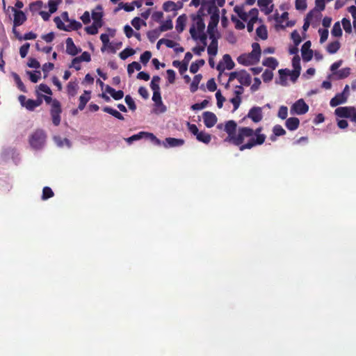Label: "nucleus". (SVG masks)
Returning <instances> with one entry per match:
<instances>
[{
    "instance_id": "f257e3e1",
    "label": "nucleus",
    "mask_w": 356,
    "mask_h": 356,
    "mask_svg": "<svg viewBox=\"0 0 356 356\" xmlns=\"http://www.w3.org/2000/svg\"><path fill=\"white\" fill-rule=\"evenodd\" d=\"M237 124L234 120H228L225 124V131L227 136L224 141L239 147V150L250 149L264 143L266 136L261 134L263 128L255 130L248 127H239L236 134Z\"/></svg>"
},
{
    "instance_id": "f03ea898",
    "label": "nucleus",
    "mask_w": 356,
    "mask_h": 356,
    "mask_svg": "<svg viewBox=\"0 0 356 356\" xmlns=\"http://www.w3.org/2000/svg\"><path fill=\"white\" fill-rule=\"evenodd\" d=\"M251 76L245 70L230 72L226 85L231 84L235 89H243V86H249Z\"/></svg>"
},
{
    "instance_id": "7ed1b4c3",
    "label": "nucleus",
    "mask_w": 356,
    "mask_h": 356,
    "mask_svg": "<svg viewBox=\"0 0 356 356\" xmlns=\"http://www.w3.org/2000/svg\"><path fill=\"white\" fill-rule=\"evenodd\" d=\"M47 135L42 129H37L29 136V142L34 149H42L46 142Z\"/></svg>"
},
{
    "instance_id": "20e7f679",
    "label": "nucleus",
    "mask_w": 356,
    "mask_h": 356,
    "mask_svg": "<svg viewBox=\"0 0 356 356\" xmlns=\"http://www.w3.org/2000/svg\"><path fill=\"white\" fill-rule=\"evenodd\" d=\"M334 115L341 118L349 119L356 125V108L354 106H340L335 109Z\"/></svg>"
},
{
    "instance_id": "39448f33",
    "label": "nucleus",
    "mask_w": 356,
    "mask_h": 356,
    "mask_svg": "<svg viewBox=\"0 0 356 356\" xmlns=\"http://www.w3.org/2000/svg\"><path fill=\"white\" fill-rule=\"evenodd\" d=\"M62 113L61 105L59 101L54 99L51 105L50 115L52 122L55 126H58L60 123V114Z\"/></svg>"
},
{
    "instance_id": "423d86ee",
    "label": "nucleus",
    "mask_w": 356,
    "mask_h": 356,
    "mask_svg": "<svg viewBox=\"0 0 356 356\" xmlns=\"http://www.w3.org/2000/svg\"><path fill=\"white\" fill-rule=\"evenodd\" d=\"M18 99L23 107L31 111L42 104V97H37L36 99H27L24 95H19Z\"/></svg>"
},
{
    "instance_id": "0eeeda50",
    "label": "nucleus",
    "mask_w": 356,
    "mask_h": 356,
    "mask_svg": "<svg viewBox=\"0 0 356 356\" xmlns=\"http://www.w3.org/2000/svg\"><path fill=\"white\" fill-rule=\"evenodd\" d=\"M309 111V106L305 103L303 99L297 100L291 107V114L304 115Z\"/></svg>"
},
{
    "instance_id": "6e6552de",
    "label": "nucleus",
    "mask_w": 356,
    "mask_h": 356,
    "mask_svg": "<svg viewBox=\"0 0 356 356\" xmlns=\"http://www.w3.org/2000/svg\"><path fill=\"white\" fill-rule=\"evenodd\" d=\"M292 66L293 70H290L291 72V81L293 83L296 82L300 74L301 66H300V58L298 55L294 56L292 58Z\"/></svg>"
},
{
    "instance_id": "1a4fd4ad",
    "label": "nucleus",
    "mask_w": 356,
    "mask_h": 356,
    "mask_svg": "<svg viewBox=\"0 0 356 356\" xmlns=\"http://www.w3.org/2000/svg\"><path fill=\"white\" fill-rule=\"evenodd\" d=\"M349 96V90H342L341 92L337 93L330 102L332 107L337 106L339 104L346 102Z\"/></svg>"
},
{
    "instance_id": "9d476101",
    "label": "nucleus",
    "mask_w": 356,
    "mask_h": 356,
    "mask_svg": "<svg viewBox=\"0 0 356 356\" xmlns=\"http://www.w3.org/2000/svg\"><path fill=\"white\" fill-rule=\"evenodd\" d=\"M245 118L251 119L254 123L261 122L263 119L262 108L259 106L251 108Z\"/></svg>"
},
{
    "instance_id": "9b49d317",
    "label": "nucleus",
    "mask_w": 356,
    "mask_h": 356,
    "mask_svg": "<svg viewBox=\"0 0 356 356\" xmlns=\"http://www.w3.org/2000/svg\"><path fill=\"white\" fill-rule=\"evenodd\" d=\"M217 70L219 72L218 81L220 84L225 86L227 88L229 86L230 84L226 85V83L228 81L229 74V73L225 72V67L222 64V61H220L216 67Z\"/></svg>"
},
{
    "instance_id": "f8f14e48",
    "label": "nucleus",
    "mask_w": 356,
    "mask_h": 356,
    "mask_svg": "<svg viewBox=\"0 0 356 356\" xmlns=\"http://www.w3.org/2000/svg\"><path fill=\"white\" fill-rule=\"evenodd\" d=\"M279 76L278 78H276L275 79V83L279 84L283 87H287L288 86V82H287V78L289 76L291 79V72L290 70L285 68V69H280L278 71Z\"/></svg>"
},
{
    "instance_id": "ddd939ff",
    "label": "nucleus",
    "mask_w": 356,
    "mask_h": 356,
    "mask_svg": "<svg viewBox=\"0 0 356 356\" xmlns=\"http://www.w3.org/2000/svg\"><path fill=\"white\" fill-rule=\"evenodd\" d=\"M311 45H312L311 41L307 40L302 46V48H301L302 57V60L305 62H309L312 59L314 52L310 49Z\"/></svg>"
},
{
    "instance_id": "4468645a",
    "label": "nucleus",
    "mask_w": 356,
    "mask_h": 356,
    "mask_svg": "<svg viewBox=\"0 0 356 356\" xmlns=\"http://www.w3.org/2000/svg\"><path fill=\"white\" fill-rule=\"evenodd\" d=\"M12 12L14 13L13 25L15 27L22 25L26 21L27 17L23 11L12 8Z\"/></svg>"
},
{
    "instance_id": "2eb2a0df",
    "label": "nucleus",
    "mask_w": 356,
    "mask_h": 356,
    "mask_svg": "<svg viewBox=\"0 0 356 356\" xmlns=\"http://www.w3.org/2000/svg\"><path fill=\"white\" fill-rule=\"evenodd\" d=\"M204 125L207 128L213 127L216 123L217 122V117L216 115L210 111H205L202 115Z\"/></svg>"
},
{
    "instance_id": "dca6fc26",
    "label": "nucleus",
    "mask_w": 356,
    "mask_h": 356,
    "mask_svg": "<svg viewBox=\"0 0 356 356\" xmlns=\"http://www.w3.org/2000/svg\"><path fill=\"white\" fill-rule=\"evenodd\" d=\"M102 6L101 5H98L96 7V10H99L97 12L95 10H92L91 13V17L93 19L92 24H96L100 27H102L104 24L102 17L104 16V13L102 12Z\"/></svg>"
},
{
    "instance_id": "f3484780",
    "label": "nucleus",
    "mask_w": 356,
    "mask_h": 356,
    "mask_svg": "<svg viewBox=\"0 0 356 356\" xmlns=\"http://www.w3.org/2000/svg\"><path fill=\"white\" fill-rule=\"evenodd\" d=\"M189 32H190V34H191L192 38L194 40H200L201 43L203 44L202 46H204V47L207 46V36L204 32L199 33L200 34L197 35L196 28L194 24H193L192 26L190 28Z\"/></svg>"
},
{
    "instance_id": "a211bd4d",
    "label": "nucleus",
    "mask_w": 356,
    "mask_h": 356,
    "mask_svg": "<svg viewBox=\"0 0 356 356\" xmlns=\"http://www.w3.org/2000/svg\"><path fill=\"white\" fill-rule=\"evenodd\" d=\"M152 100L156 107V111H159V113H164L166 111V107L163 104L161 100L160 90H154Z\"/></svg>"
},
{
    "instance_id": "6ab92c4d",
    "label": "nucleus",
    "mask_w": 356,
    "mask_h": 356,
    "mask_svg": "<svg viewBox=\"0 0 356 356\" xmlns=\"http://www.w3.org/2000/svg\"><path fill=\"white\" fill-rule=\"evenodd\" d=\"M184 144V140L175 138H166L165 140L161 143V145L165 147H179Z\"/></svg>"
},
{
    "instance_id": "aec40b11",
    "label": "nucleus",
    "mask_w": 356,
    "mask_h": 356,
    "mask_svg": "<svg viewBox=\"0 0 356 356\" xmlns=\"http://www.w3.org/2000/svg\"><path fill=\"white\" fill-rule=\"evenodd\" d=\"M81 51V48L76 47L71 38L66 39V52L71 56H76Z\"/></svg>"
},
{
    "instance_id": "412c9836",
    "label": "nucleus",
    "mask_w": 356,
    "mask_h": 356,
    "mask_svg": "<svg viewBox=\"0 0 356 356\" xmlns=\"http://www.w3.org/2000/svg\"><path fill=\"white\" fill-rule=\"evenodd\" d=\"M252 50L250 53L248 54L253 60L254 63H257L261 57V47L259 43L253 42L252 44Z\"/></svg>"
},
{
    "instance_id": "4be33fe9",
    "label": "nucleus",
    "mask_w": 356,
    "mask_h": 356,
    "mask_svg": "<svg viewBox=\"0 0 356 356\" xmlns=\"http://www.w3.org/2000/svg\"><path fill=\"white\" fill-rule=\"evenodd\" d=\"M186 21L187 16L186 14H182L177 17L175 29L179 33H181L184 30Z\"/></svg>"
},
{
    "instance_id": "5701e85b",
    "label": "nucleus",
    "mask_w": 356,
    "mask_h": 356,
    "mask_svg": "<svg viewBox=\"0 0 356 356\" xmlns=\"http://www.w3.org/2000/svg\"><path fill=\"white\" fill-rule=\"evenodd\" d=\"M300 125V120L298 118L291 117L286 119L285 122L286 127L290 131L296 130Z\"/></svg>"
},
{
    "instance_id": "b1692460",
    "label": "nucleus",
    "mask_w": 356,
    "mask_h": 356,
    "mask_svg": "<svg viewBox=\"0 0 356 356\" xmlns=\"http://www.w3.org/2000/svg\"><path fill=\"white\" fill-rule=\"evenodd\" d=\"M219 14H213L210 16V21L207 26V31H218L217 26L219 22Z\"/></svg>"
},
{
    "instance_id": "393cba45",
    "label": "nucleus",
    "mask_w": 356,
    "mask_h": 356,
    "mask_svg": "<svg viewBox=\"0 0 356 356\" xmlns=\"http://www.w3.org/2000/svg\"><path fill=\"white\" fill-rule=\"evenodd\" d=\"M239 64L245 66L256 64L248 54H242L237 58Z\"/></svg>"
},
{
    "instance_id": "a878e982",
    "label": "nucleus",
    "mask_w": 356,
    "mask_h": 356,
    "mask_svg": "<svg viewBox=\"0 0 356 356\" xmlns=\"http://www.w3.org/2000/svg\"><path fill=\"white\" fill-rule=\"evenodd\" d=\"M90 99V91L84 90V93L79 97V109L82 111Z\"/></svg>"
},
{
    "instance_id": "bb28decb",
    "label": "nucleus",
    "mask_w": 356,
    "mask_h": 356,
    "mask_svg": "<svg viewBox=\"0 0 356 356\" xmlns=\"http://www.w3.org/2000/svg\"><path fill=\"white\" fill-rule=\"evenodd\" d=\"M262 64L263 65L270 68L269 70H274L278 66L279 63L275 58L268 57L263 60Z\"/></svg>"
},
{
    "instance_id": "cd10ccee",
    "label": "nucleus",
    "mask_w": 356,
    "mask_h": 356,
    "mask_svg": "<svg viewBox=\"0 0 356 356\" xmlns=\"http://www.w3.org/2000/svg\"><path fill=\"white\" fill-rule=\"evenodd\" d=\"M102 111L105 113H109L110 115H113L115 118L120 120H124V116L117 110L110 107V106H104L102 108Z\"/></svg>"
},
{
    "instance_id": "c85d7f7f",
    "label": "nucleus",
    "mask_w": 356,
    "mask_h": 356,
    "mask_svg": "<svg viewBox=\"0 0 356 356\" xmlns=\"http://www.w3.org/2000/svg\"><path fill=\"white\" fill-rule=\"evenodd\" d=\"M193 19L196 20V28L199 33L204 32L205 24L201 15H197L196 17L193 16Z\"/></svg>"
},
{
    "instance_id": "c756f323",
    "label": "nucleus",
    "mask_w": 356,
    "mask_h": 356,
    "mask_svg": "<svg viewBox=\"0 0 356 356\" xmlns=\"http://www.w3.org/2000/svg\"><path fill=\"white\" fill-rule=\"evenodd\" d=\"M223 63L225 70L227 69L228 70H232L234 66V62L232 60V57L229 54H225L222 57Z\"/></svg>"
},
{
    "instance_id": "7c9ffc66",
    "label": "nucleus",
    "mask_w": 356,
    "mask_h": 356,
    "mask_svg": "<svg viewBox=\"0 0 356 356\" xmlns=\"http://www.w3.org/2000/svg\"><path fill=\"white\" fill-rule=\"evenodd\" d=\"M181 5L182 4L181 3ZM181 7V6L177 7V3L172 1H167L163 4V9L165 12L176 11Z\"/></svg>"
},
{
    "instance_id": "2f4dec72",
    "label": "nucleus",
    "mask_w": 356,
    "mask_h": 356,
    "mask_svg": "<svg viewBox=\"0 0 356 356\" xmlns=\"http://www.w3.org/2000/svg\"><path fill=\"white\" fill-rule=\"evenodd\" d=\"M341 47V44L338 40L329 43L327 46V51L330 54H336Z\"/></svg>"
},
{
    "instance_id": "473e14b6",
    "label": "nucleus",
    "mask_w": 356,
    "mask_h": 356,
    "mask_svg": "<svg viewBox=\"0 0 356 356\" xmlns=\"http://www.w3.org/2000/svg\"><path fill=\"white\" fill-rule=\"evenodd\" d=\"M198 141L205 144H209L211 140V134L206 133L205 131H201L196 136Z\"/></svg>"
},
{
    "instance_id": "72a5a7b5",
    "label": "nucleus",
    "mask_w": 356,
    "mask_h": 356,
    "mask_svg": "<svg viewBox=\"0 0 356 356\" xmlns=\"http://www.w3.org/2000/svg\"><path fill=\"white\" fill-rule=\"evenodd\" d=\"M244 90H235L236 96L231 99V102L234 106V109L236 110L241 102V95L243 94Z\"/></svg>"
},
{
    "instance_id": "f704fd0d",
    "label": "nucleus",
    "mask_w": 356,
    "mask_h": 356,
    "mask_svg": "<svg viewBox=\"0 0 356 356\" xmlns=\"http://www.w3.org/2000/svg\"><path fill=\"white\" fill-rule=\"evenodd\" d=\"M36 91L38 92V90H36ZM42 91L44 92V93H46L47 95H43L42 93L38 92L37 93L38 97H42V102L44 100L47 104H49L50 103L52 104V102L54 101V99H52L51 97V95H52V90H42Z\"/></svg>"
},
{
    "instance_id": "c9c22d12",
    "label": "nucleus",
    "mask_w": 356,
    "mask_h": 356,
    "mask_svg": "<svg viewBox=\"0 0 356 356\" xmlns=\"http://www.w3.org/2000/svg\"><path fill=\"white\" fill-rule=\"evenodd\" d=\"M143 138L150 140L155 145H161L162 142L152 133L144 131Z\"/></svg>"
},
{
    "instance_id": "e433bc0d",
    "label": "nucleus",
    "mask_w": 356,
    "mask_h": 356,
    "mask_svg": "<svg viewBox=\"0 0 356 356\" xmlns=\"http://www.w3.org/2000/svg\"><path fill=\"white\" fill-rule=\"evenodd\" d=\"M256 34L261 40H266L268 38V31L266 26L264 24L259 26L256 29Z\"/></svg>"
},
{
    "instance_id": "4c0bfd02",
    "label": "nucleus",
    "mask_w": 356,
    "mask_h": 356,
    "mask_svg": "<svg viewBox=\"0 0 356 356\" xmlns=\"http://www.w3.org/2000/svg\"><path fill=\"white\" fill-rule=\"evenodd\" d=\"M234 11L243 21H248V14L244 11L243 6H236L234 8Z\"/></svg>"
},
{
    "instance_id": "58836bf2",
    "label": "nucleus",
    "mask_w": 356,
    "mask_h": 356,
    "mask_svg": "<svg viewBox=\"0 0 356 356\" xmlns=\"http://www.w3.org/2000/svg\"><path fill=\"white\" fill-rule=\"evenodd\" d=\"M205 63L204 59L197 60L196 61L191 63L190 66V72L193 74L196 73L200 67L203 66Z\"/></svg>"
},
{
    "instance_id": "ea45409f",
    "label": "nucleus",
    "mask_w": 356,
    "mask_h": 356,
    "mask_svg": "<svg viewBox=\"0 0 356 356\" xmlns=\"http://www.w3.org/2000/svg\"><path fill=\"white\" fill-rule=\"evenodd\" d=\"M350 67H344L337 71L336 73H334V76H336L339 79H345L350 75Z\"/></svg>"
},
{
    "instance_id": "a19ab883",
    "label": "nucleus",
    "mask_w": 356,
    "mask_h": 356,
    "mask_svg": "<svg viewBox=\"0 0 356 356\" xmlns=\"http://www.w3.org/2000/svg\"><path fill=\"white\" fill-rule=\"evenodd\" d=\"M331 34L334 37H341L342 35L343 31L339 22H337L334 24L331 31Z\"/></svg>"
},
{
    "instance_id": "79ce46f5",
    "label": "nucleus",
    "mask_w": 356,
    "mask_h": 356,
    "mask_svg": "<svg viewBox=\"0 0 356 356\" xmlns=\"http://www.w3.org/2000/svg\"><path fill=\"white\" fill-rule=\"evenodd\" d=\"M207 53L210 56H214L218 53V42L211 41L207 48Z\"/></svg>"
},
{
    "instance_id": "37998d69",
    "label": "nucleus",
    "mask_w": 356,
    "mask_h": 356,
    "mask_svg": "<svg viewBox=\"0 0 356 356\" xmlns=\"http://www.w3.org/2000/svg\"><path fill=\"white\" fill-rule=\"evenodd\" d=\"M134 54L135 51L132 48L127 47L120 53L119 56L122 60H126L127 58L133 56Z\"/></svg>"
},
{
    "instance_id": "c03bdc74",
    "label": "nucleus",
    "mask_w": 356,
    "mask_h": 356,
    "mask_svg": "<svg viewBox=\"0 0 356 356\" xmlns=\"http://www.w3.org/2000/svg\"><path fill=\"white\" fill-rule=\"evenodd\" d=\"M161 31L158 29L149 31L147 33V38L151 42H154L160 35Z\"/></svg>"
},
{
    "instance_id": "a18cd8bd",
    "label": "nucleus",
    "mask_w": 356,
    "mask_h": 356,
    "mask_svg": "<svg viewBox=\"0 0 356 356\" xmlns=\"http://www.w3.org/2000/svg\"><path fill=\"white\" fill-rule=\"evenodd\" d=\"M26 73L29 76V79L33 83H37L41 77V72L38 70H35L33 72L27 71Z\"/></svg>"
},
{
    "instance_id": "49530a36",
    "label": "nucleus",
    "mask_w": 356,
    "mask_h": 356,
    "mask_svg": "<svg viewBox=\"0 0 356 356\" xmlns=\"http://www.w3.org/2000/svg\"><path fill=\"white\" fill-rule=\"evenodd\" d=\"M160 43L165 44L166 45V47L168 48H175V46L178 44L177 42H175L171 40L162 38V39H160L156 44L157 49H159Z\"/></svg>"
},
{
    "instance_id": "de8ad7c7",
    "label": "nucleus",
    "mask_w": 356,
    "mask_h": 356,
    "mask_svg": "<svg viewBox=\"0 0 356 356\" xmlns=\"http://www.w3.org/2000/svg\"><path fill=\"white\" fill-rule=\"evenodd\" d=\"M140 69H141L140 64L136 61H134L128 65L127 72H128L129 75H131L134 73L135 70L137 71H139V70H140Z\"/></svg>"
},
{
    "instance_id": "09e8293b",
    "label": "nucleus",
    "mask_w": 356,
    "mask_h": 356,
    "mask_svg": "<svg viewBox=\"0 0 356 356\" xmlns=\"http://www.w3.org/2000/svg\"><path fill=\"white\" fill-rule=\"evenodd\" d=\"M121 8H123L126 12H131L134 10V5L131 3H123L122 2H121L120 4H119V7L118 8H116L115 9V13L118 12V10H120Z\"/></svg>"
},
{
    "instance_id": "8fccbe9b",
    "label": "nucleus",
    "mask_w": 356,
    "mask_h": 356,
    "mask_svg": "<svg viewBox=\"0 0 356 356\" xmlns=\"http://www.w3.org/2000/svg\"><path fill=\"white\" fill-rule=\"evenodd\" d=\"M54 193L51 188L48 186H45L42 189V199L45 200L49 198H51L54 196Z\"/></svg>"
},
{
    "instance_id": "3c124183",
    "label": "nucleus",
    "mask_w": 356,
    "mask_h": 356,
    "mask_svg": "<svg viewBox=\"0 0 356 356\" xmlns=\"http://www.w3.org/2000/svg\"><path fill=\"white\" fill-rule=\"evenodd\" d=\"M54 140H55L56 143L57 144V145L59 147H63L64 145H66L68 147H70L71 146V143H70V140H68L67 138L63 139L60 137L57 136V137H54Z\"/></svg>"
},
{
    "instance_id": "603ef678",
    "label": "nucleus",
    "mask_w": 356,
    "mask_h": 356,
    "mask_svg": "<svg viewBox=\"0 0 356 356\" xmlns=\"http://www.w3.org/2000/svg\"><path fill=\"white\" fill-rule=\"evenodd\" d=\"M91 60L90 54L88 51H84L80 56L74 58V63L76 62H89Z\"/></svg>"
},
{
    "instance_id": "864d4df0",
    "label": "nucleus",
    "mask_w": 356,
    "mask_h": 356,
    "mask_svg": "<svg viewBox=\"0 0 356 356\" xmlns=\"http://www.w3.org/2000/svg\"><path fill=\"white\" fill-rule=\"evenodd\" d=\"M54 21L56 23V26L58 29L65 31H70L69 26H67L64 24L60 17H55Z\"/></svg>"
},
{
    "instance_id": "5fc2aeb1",
    "label": "nucleus",
    "mask_w": 356,
    "mask_h": 356,
    "mask_svg": "<svg viewBox=\"0 0 356 356\" xmlns=\"http://www.w3.org/2000/svg\"><path fill=\"white\" fill-rule=\"evenodd\" d=\"M262 79L264 82L268 83L273 78V72L272 70L266 69L262 74Z\"/></svg>"
},
{
    "instance_id": "6e6d98bb",
    "label": "nucleus",
    "mask_w": 356,
    "mask_h": 356,
    "mask_svg": "<svg viewBox=\"0 0 356 356\" xmlns=\"http://www.w3.org/2000/svg\"><path fill=\"white\" fill-rule=\"evenodd\" d=\"M173 27L172 22L171 19H166L165 22H163L160 26H159V31L161 32L166 31L168 30H171Z\"/></svg>"
},
{
    "instance_id": "4d7b16f0",
    "label": "nucleus",
    "mask_w": 356,
    "mask_h": 356,
    "mask_svg": "<svg viewBox=\"0 0 356 356\" xmlns=\"http://www.w3.org/2000/svg\"><path fill=\"white\" fill-rule=\"evenodd\" d=\"M131 24L136 30H139L140 29L141 24L146 26V22L140 19L138 17H134L131 20Z\"/></svg>"
},
{
    "instance_id": "13d9d810",
    "label": "nucleus",
    "mask_w": 356,
    "mask_h": 356,
    "mask_svg": "<svg viewBox=\"0 0 356 356\" xmlns=\"http://www.w3.org/2000/svg\"><path fill=\"white\" fill-rule=\"evenodd\" d=\"M100 40H101V41L102 42V44H103V46L101 48V51L102 52H104L106 50L107 45L110 43L108 34H107V33H102V34H101Z\"/></svg>"
},
{
    "instance_id": "bf43d9fd",
    "label": "nucleus",
    "mask_w": 356,
    "mask_h": 356,
    "mask_svg": "<svg viewBox=\"0 0 356 356\" xmlns=\"http://www.w3.org/2000/svg\"><path fill=\"white\" fill-rule=\"evenodd\" d=\"M106 92L110 94L115 100H119L124 96L123 90H106Z\"/></svg>"
},
{
    "instance_id": "052dcab7",
    "label": "nucleus",
    "mask_w": 356,
    "mask_h": 356,
    "mask_svg": "<svg viewBox=\"0 0 356 356\" xmlns=\"http://www.w3.org/2000/svg\"><path fill=\"white\" fill-rule=\"evenodd\" d=\"M11 75H12L13 80H14L15 83H16L17 88L19 89H25V86H24L23 82L22 81L19 76L15 72H12Z\"/></svg>"
},
{
    "instance_id": "680f3d73",
    "label": "nucleus",
    "mask_w": 356,
    "mask_h": 356,
    "mask_svg": "<svg viewBox=\"0 0 356 356\" xmlns=\"http://www.w3.org/2000/svg\"><path fill=\"white\" fill-rule=\"evenodd\" d=\"M143 136H144V131H140L136 134H134V135L126 138L125 140L129 144H131L135 140H138L143 138Z\"/></svg>"
},
{
    "instance_id": "e2e57ef3",
    "label": "nucleus",
    "mask_w": 356,
    "mask_h": 356,
    "mask_svg": "<svg viewBox=\"0 0 356 356\" xmlns=\"http://www.w3.org/2000/svg\"><path fill=\"white\" fill-rule=\"evenodd\" d=\"M341 24L343 29L346 33H350L352 32L351 24L349 19L346 17L343 18L341 20Z\"/></svg>"
},
{
    "instance_id": "0e129e2a",
    "label": "nucleus",
    "mask_w": 356,
    "mask_h": 356,
    "mask_svg": "<svg viewBox=\"0 0 356 356\" xmlns=\"http://www.w3.org/2000/svg\"><path fill=\"white\" fill-rule=\"evenodd\" d=\"M273 132L275 136H281L286 134V131L280 124L273 127Z\"/></svg>"
},
{
    "instance_id": "69168bd1",
    "label": "nucleus",
    "mask_w": 356,
    "mask_h": 356,
    "mask_svg": "<svg viewBox=\"0 0 356 356\" xmlns=\"http://www.w3.org/2000/svg\"><path fill=\"white\" fill-rule=\"evenodd\" d=\"M291 39L295 46H298L302 41L300 35L297 30H294L291 34Z\"/></svg>"
},
{
    "instance_id": "338daca9",
    "label": "nucleus",
    "mask_w": 356,
    "mask_h": 356,
    "mask_svg": "<svg viewBox=\"0 0 356 356\" xmlns=\"http://www.w3.org/2000/svg\"><path fill=\"white\" fill-rule=\"evenodd\" d=\"M208 104H209V101L207 99H204L200 103H196V104H193L191 106V109L193 111L202 110V109L204 108L207 106Z\"/></svg>"
},
{
    "instance_id": "774afa93",
    "label": "nucleus",
    "mask_w": 356,
    "mask_h": 356,
    "mask_svg": "<svg viewBox=\"0 0 356 356\" xmlns=\"http://www.w3.org/2000/svg\"><path fill=\"white\" fill-rule=\"evenodd\" d=\"M152 57V53L149 51H145L140 56V62L145 65L147 64Z\"/></svg>"
}]
</instances>
